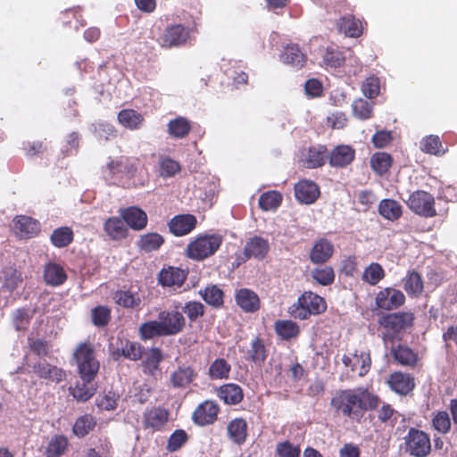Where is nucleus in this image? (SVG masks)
Instances as JSON below:
<instances>
[{"label": "nucleus", "instance_id": "nucleus-29", "mask_svg": "<svg viewBox=\"0 0 457 457\" xmlns=\"http://www.w3.org/2000/svg\"><path fill=\"white\" fill-rule=\"evenodd\" d=\"M307 59L306 54L295 43L287 44L281 54L283 62L290 64L296 69L303 68L306 64Z\"/></svg>", "mask_w": 457, "mask_h": 457}, {"label": "nucleus", "instance_id": "nucleus-59", "mask_svg": "<svg viewBox=\"0 0 457 457\" xmlns=\"http://www.w3.org/2000/svg\"><path fill=\"white\" fill-rule=\"evenodd\" d=\"M183 312L190 322H195L204 315V305L198 301H188L182 307Z\"/></svg>", "mask_w": 457, "mask_h": 457}, {"label": "nucleus", "instance_id": "nucleus-61", "mask_svg": "<svg viewBox=\"0 0 457 457\" xmlns=\"http://www.w3.org/2000/svg\"><path fill=\"white\" fill-rule=\"evenodd\" d=\"M188 440V435L184 429H176L169 437L166 449L170 453L179 450Z\"/></svg>", "mask_w": 457, "mask_h": 457}, {"label": "nucleus", "instance_id": "nucleus-21", "mask_svg": "<svg viewBox=\"0 0 457 457\" xmlns=\"http://www.w3.org/2000/svg\"><path fill=\"white\" fill-rule=\"evenodd\" d=\"M235 301L246 313H253L260 310L261 300L259 295L249 288H240L236 291Z\"/></svg>", "mask_w": 457, "mask_h": 457}, {"label": "nucleus", "instance_id": "nucleus-26", "mask_svg": "<svg viewBox=\"0 0 457 457\" xmlns=\"http://www.w3.org/2000/svg\"><path fill=\"white\" fill-rule=\"evenodd\" d=\"M227 436L235 445H242L248 436V424L244 418H235L227 425Z\"/></svg>", "mask_w": 457, "mask_h": 457}, {"label": "nucleus", "instance_id": "nucleus-6", "mask_svg": "<svg viewBox=\"0 0 457 457\" xmlns=\"http://www.w3.org/2000/svg\"><path fill=\"white\" fill-rule=\"evenodd\" d=\"M73 357L78 366V371L82 381L92 382L96 377L100 363L95 356L92 344L80 343L75 349Z\"/></svg>", "mask_w": 457, "mask_h": 457}, {"label": "nucleus", "instance_id": "nucleus-35", "mask_svg": "<svg viewBox=\"0 0 457 457\" xmlns=\"http://www.w3.org/2000/svg\"><path fill=\"white\" fill-rule=\"evenodd\" d=\"M165 243L164 237L157 232H148L140 235L137 246L145 253H151L159 250Z\"/></svg>", "mask_w": 457, "mask_h": 457}, {"label": "nucleus", "instance_id": "nucleus-17", "mask_svg": "<svg viewBox=\"0 0 457 457\" xmlns=\"http://www.w3.org/2000/svg\"><path fill=\"white\" fill-rule=\"evenodd\" d=\"M245 360L261 367L264 364L269 355V350L265 341L260 336H254L250 342L249 347L244 352Z\"/></svg>", "mask_w": 457, "mask_h": 457}, {"label": "nucleus", "instance_id": "nucleus-40", "mask_svg": "<svg viewBox=\"0 0 457 457\" xmlns=\"http://www.w3.org/2000/svg\"><path fill=\"white\" fill-rule=\"evenodd\" d=\"M74 240V232L68 226L59 227L53 230L50 236L51 244L56 248H64Z\"/></svg>", "mask_w": 457, "mask_h": 457}, {"label": "nucleus", "instance_id": "nucleus-24", "mask_svg": "<svg viewBox=\"0 0 457 457\" xmlns=\"http://www.w3.org/2000/svg\"><path fill=\"white\" fill-rule=\"evenodd\" d=\"M388 384L393 391L402 395H408L415 387L414 378L402 371L393 372L388 378Z\"/></svg>", "mask_w": 457, "mask_h": 457}, {"label": "nucleus", "instance_id": "nucleus-3", "mask_svg": "<svg viewBox=\"0 0 457 457\" xmlns=\"http://www.w3.org/2000/svg\"><path fill=\"white\" fill-rule=\"evenodd\" d=\"M414 315L411 312L385 313L378 319L381 339L385 345L401 340V334L413 326Z\"/></svg>", "mask_w": 457, "mask_h": 457}, {"label": "nucleus", "instance_id": "nucleus-23", "mask_svg": "<svg viewBox=\"0 0 457 457\" xmlns=\"http://www.w3.org/2000/svg\"><path fill=\"white\" fill-rule=\"evenodd\" d=\"M197 378V372L191 366H179L170 375V383L174 388L186 389Z\"/></svg>", "mask_w": 457, "mask_h": 457}, {"label": "nucleus", "instance_id": "nucleus-8", "mask_svg": "<svg viewBox=\"0 0 457 457\" xmlns=\"http://www.w3.org/2000/svg\"><path fill=\"white\" fill-rule=\"evenodd\" d=\"M404 449L413 457H427L431 452L429 436L416 428H411L404 436Z\"/></svg>", "mask_w": 457, "mask_h": 457}, {"label": "nucleus", "instance_id": "nucleus-45", "mask_svg": "<svg viewBox=\"0 0 457 457\" xmlns=\"http://www.w3.org/2000/svg\"><path fill=\"white\" fill-rule=\"evenodd\" d=\"M344 53L337 46H328L322 54V63L326 67L339 68L345 64Z\"/></svg>", "mask_w": 457, "mask_h": 457}, {"label": "nucleus", "instance_id": "nucleus-32", "mask_svg": "<svg viewBox=\"0 0 457 457\" xmlns=\"http://www.w3.org/2000/svg\"><path fill=\"white\" fill-rule=\"evenodd\" d=\"M217 395L226 404L236 405L244 399V392L240 386L235 383H228L219 387Z\"/></svg>", "mask_w": 457, "mask_h": 457}, {"label": "nucleus", "instance_id": "nucleus-2", "mask_svg": "<svg viewBox=\"0 0 457 457\" xmlns=\"http://www.w3.org/2000/svg\"><path fill=\"white\" fill-rule=\"evenodd\" d=\"M186 327V318L178 310H163L158 319L142 323L138 328L141 340L147 341L158 337H170L181 333Z\"/></svg>", "mask_w": 457, "mask_h": 457}, {"label": "nucleus", "instance_id": "nucleus-1", "mask_svg": "<svg viewBox=\"0 0 457 457\" xmlns=\"http://www.w3.org/2000/svg\"><path fill=\"white\" fill-rule=\"evenodd\" d=\"M380 397L365 386L337 390L330 399V407L337 416L360 421L367 411L379 407Z\"/></svg>", "mask_w": 457, "mask_h": 457}, {"label": "nucleus", "instance_id": "nucleus-63", "mask_svg": "<svg viewBox=\"0 0 457 457\" xmlns=\"http://www.w3.org/2000/svg\"><path fill=\"white\" fill-rule=\"evenodd\" d=\"M181 170L180 164L170 157L162 158L160 162V175L164 178L174 176Z\"/></svg>", "mask_w": 457, "mask_h": 457}, {"label": "nucleus", "instance_id": "nucleus-14", "mask_svg": "<svg viewBox=\"0 0 457 457\" xmlns=\"http://www.w3.org/2000/svg\"><path fill=\"white\" fill-rule=\"evenodd\" d=\"M187 271L173 266L162 268L158 273V282L163 287H180L187 278Z\"/></svg>", "mask_w": 457, "mask_h": 457}, {"label": "nucleus", "instance_id": "nucleus-12", "mask_svg": "<svg viewBox=\"0 0 457 457\" xmlns=\"http://www.w3.org/2000/svg\"><path fill=\"white\" fill-rule=\"evenodd\" d=\"M375 303L378 308L391 311L405 303V295L399 289L386 287L376 295Z\"/></svg>", "mask_w": 457, "mask_h": 457}, {"label": "nucleus", "instance_id": "nucleus-64", "mask_svg": "<svg viewBox=\"0 0 457 457\" xmlns=\"http://www.w3.org/2000/svg\"><path fill=\"white\" fill-rule=\"evenodd\" d=\"M276 453L279 457H300L301 448L289 441H284L277 445Z\"/></svg>", "mask_w": 457, "mask_h": 457}, {"label": "nucleus", "instance_id": "nucleus-7", "mask_svg": "<svg viewBox=\"0 0 457 457\" xmlns=\"http://www.w3.org/2000/svg\"><path fill=\"white\" fill-rule=\"evenodd\" d=\"M195 32L196 29L194 27L170 24L164 29L159 42L162 47H180L190 44Z\"/></svg>", "mask_w": 457, "mask_h": 457}, {"label": "nucleus", "instance_id": "nucleus-18", "mask_svg": "<svg viewBox=\"0 0 457 457\" xmlns=\"http://www.w3.org/2000/svg\"><path fill=\"white\" fill-rule=\"evenodd\" d=\"M197 220L193 214H178L168 222L169 231L176 236L182 237L195 229Z\"/></svg>", "mask_w": 457, "mask_h": 457}, {"label": "nucleus", "instance_id": "nucleus-33", "mask_svg": "<svg viewBox=\"0 0 457 457\" xmlns=\"http://www.w3.org/2000/svg\"><path fill=\"white\" fill-rule=\"evenodd\" d=\"M276 335L282 340L291 341L299 337L300 326L292 320H278L274 323Z\"/></svg>", "mask_w": 457, "mask_h": 457}, {"label": "nucleus", "instance_id": "nucleus-31", "mask_svg": "<svg viewBox=\"0 0 457 457\" xmlns=\"http://www.w3.org/2000/svg\"><path fill=\"white\" fill-rule=\"evenodd\" d=\"M355 156V151L349 145H338L329 154V164L333 167L343 168L350 164Z\"/></svg>", "mask_w": 457, "mask_h": 457}, {"label": "nucleus", "instance_id": "nucleus-27", "mask_svg": "<svg viewBox=\"0 0 457 457\" xmlns=\"http://www.w3.org/2000/svg\"><path fill=\"white\" fill-rule=\"evenodd\" d=\"M163 354L159 347H151L145 353L142 361V370L145 375L155 377L161 371L160 364L163 361Z\"/></svg>", "mask_w": 457, "mask_h": 457}, {"label": "nucleus", "instance_id": "nucleus-43", "mask_svg": "<svg viewBox=\"0 0 457 457\" xmlns=\"http://www.w3.org/2000/svg\"><path fill=\"white\" fill-rule=\"evenodd\" d=\"M203 300L214 308H220L224 303V292L216 285H210L199 291Z\"/></svg>", "mask_w": 457, "mask_h": 457}, {"label": "nucleus", "instance_id": "nucleus-49", "mask_svg": "<svg viewBox=\"0 0 457 457\" xmlns=\"http://www.w3.org/2000/svg\"><path fill=\"white\" fill-rule=\"evenodd\" d=\"M282 195L276 190L262 193L259 197V207L265 212L277 210L281 203Z\"/></svg>", "mask_w": 457, "mask_h": 457}, {"label": "nucleus", "instance_id": "nucleus-20", "mask_svg": "<svg viewBox=\"0 0 457 457\" xmlns=\"http://www.w3.org/2000/svg\"><path fill=\"white\" fill-rule=\"evenodd\" d=\"M120 345L111 351V355L114 361H119L121 357L133 361H139L143 355V347L137 342L128 339L120 340Z\"/></svg>", "mask_w": 457, "mask_h": 457}, {"label": "nucleus", "instance_id": "nucleus-13", "mask_svg": "<svg viewBox=\"0 0 457 457\" xmlns=\"http://www.w3.org/2000/svg\"><path fill=\"white\" fill-rule=\"evenodd\" d=\"M40 230V222L32 217L18 215L13 219V231L21 239L35 237Z\"/></svg>", "mask_w": 457, "mask_h": 457}, {"label": "nucleus", "instance_id": "nucleus-16", "mask_svg": "<svg viewBox=\"0 0 457 457\" xmlns=\"http://www.w3.org/2000/svg\"><path fill=\"white\" fill-rule=\"evenodd\" d=\"M121 219L126 225L136 231L143 230L146 228L148 217L146 212L137 206H129L119 211Z\"/></svg>", "mask_w": 457, "mask_h": 457}, {"label": "nucleus", "instance_id": "nucleus-56", "mask_svg": "<svg viewBox=\"0 0 457 457\" xmlns=\"http://www.w3.org/2000/svg\"><path fill=\"white\" fill-rule=\"evenodd\" d=\"M68 447V440L64 436H54L46 449V457H60Z\"/></svg>", "mask_w": 457, "mask_h": 457}, {"label": "nucleus", "instance_id": "nucleus-42", "mask_svg": "<svg viewBox=\"0 0 457 457\" xmlns=\"http://www.w3.org/2000/svg\"><path fill=\"white\" fill-rule=\"evenodd\" d=\"M342 361L345 367H351L353 371L357 370V366L360 365L358 374L361 377L368 373L371 364L370 355L364 353H361L360 356L355 354L353 358L347 355H344Z\"/></svg>", "mask_w": 457, "mask_h": 457}, {"label": "nucleus", "instance_id": "nucleus-60", "mask_svg": "<svg viewBox=\"0 0 457 457\" xmlns=\"http://www.w3.org/2000/svg\"><path fill=\"white\" fill-rule=\"evenodd\" d=\"M352 107L354 116L361 120H368L372 116L373 104L367 100L359 98L353 103Z\"/></svg>", "mask_w": 457, "mask_h": 457}, {"label": "nucleus", "instance_id": "nucleus-62", "mask_svg": "<svg viewBox=\"0 0 457 457\" xmlns=\"http://www.w3.org/2000/svg\"><path fill=\"white\" fill-rule=\"evenodd\" d=\"M379 79L375 76L367 78L361 84V91L363 95L370 99L377 97L379 94Z\"/></svg>", "mask_w": 457, "mask_h": 457}, {"label": "nucleus", "instance_id": "nucleus-19", "mask_svg": "<svg viewBox=\"0 0 457 457\" xmlns=\"http://www.w3.org/2000/svg\"><path fill=\"white\" fill-rule=\"evenodd\" d=\"M320 194L319 186L312 180L302 179L295 185V196L301 204H313Z\"/></svg>", "mask_w": 457, "mask_h": 457}, {"label": "nucleus", "instance_id": "nucleus-48", "mask_svg": "<svg viewBox=\"0 0 457 457\" xmlns=\"http://www.w3.org/2000/svg\"><path fill=\"white\" fill-rule=\"evenodd\" d=\"M327 155V147L325 145H318L310 147L305 158L306 167L315 169L324 165Z\"/></svg>", "mask_w": 457, "mask_h": 457}, {"label": "nucleus", "instance_id": "nucleus-58", "mask_svg": "<svg viewBox=\"0 0 457 457\" xmlns=\"http://www.w3.org/2000/svg\"><path fill=\"white\" fill-rule=\"evenodd\" d=\"M312 277L320 285L328 286L335 280V271L330 266L315 268L312 270Z\"/></svg>", "mask_w": 457, "mask_h": 457}, {"label": "nucleus", "instance_id": "nucleus-51", "mask_svg": "<svg viewBox=\"0 0 457 457\" xmlns=\"http://www.w3.org/2000/svg\"><path fill=\"white\" fill-rule=\"evenodd\" d=\"M191 130V125L187 119L178 117L168 123V132L175 138L186 137Z\"/></svg>", "mask_w": 457, "mask_h": 457}, {"label": "nucleus", "instance_id": "nucleus-39", "mask_svg": "<svg viewBox=\"0 0 457 457\" xmlns=\"http://www.w3.org/2000/svg\"><path fill=\"white\" fill-rule=\"evenodd\" d=\"M117 118L120 125L131 130L139 129L145 121L144 116L133 109L120 111Z\"/></svg>", "mask_w": 457, "mask_h": 457}, {"label": "nucleus", "instance_id": "nucleus-46", "mask_svg": "<svg viewBox=\"0 0 457 457\" xmlns=\"http://www.w3.org/2000/svg\"><path fill=\"white\" fill-rule=\"evenodd\" d=\"M231 365L224 358L215 359L209 366L208 376L212 380L229 378Z\"/></svg>", "mask_w": 457, "mask_h": 457}, {"label": "nucleus", "instance_id": "nucleus-55", "mask_svg": "<svg viewBox=\"0 0 457 457\" xmlns=\"http://www.w3.org/2000/svg\"><path fill=\"white\" fill-rule=\"evenodd\" d=\"M420 149L422 152L433 155H443L446 152V149L443 148L440 137L435 135L424 137L420 142Z\"/></svg>", "mask_w": 457, "mask_h": 457}, {"label": "nucleus", "instance_id": "nucleus-4", "mask_svg": "<svg viewBox=\"0 0 457 457\" xmlns=\"http://www.w3.org/2000/svg\"><path fill=\"white\" fill-rule=\"evenodd\" d=\"M327 309L323 297L312 291L303 292L295 303L288 307L289 315L297 320H307L312 315H319Z\"/></svg>", "mask_w": 457, "mask_h": 457}, {"label": "nucleus", "instance_id": "nucleus-53", "mask_svg": "<svg viewBox=\"0 0 457 457\" xmlns=\"http://www.w3.org/2000/svg\"><path fill=\"white\" fill-rule=\"evenodd\" d=\"M91 382L83 381L81 384L77 383L75 386L70 387L71 395L78 401V402H87L96 393V386L94 385H88Z\"/></svg>", "mask_w": 457, "mask_h": 457}, {"label": "nucleus", "instance_id": "nucleus-9", "mask_svg": "<svg viewBox=\"0 0 457 457\" xmlns=\"http://www.w3.org/2000/svg\"><path fill=\"white\" fill-rule=\"evenodd\" d=\"M408 207L416 214L431 218L436 215L434 196L423 190L414 191L406 202Z\"/></svg>", "mask_w": 457, "mask_h": 457}, {"label": "nucleus", "instance_id": "nucleus-22", "mask_svg": "<svg viewBox=\"0 0 457 457\" xmlns=\"http://www.w3.org/2000/svg\"><path fill=\"white\" fill-rule=\"evenodd\" d=\"M169 415V411L165 408L154 407L144 413V428H152L154 431L161 430L168 422Z\"/></svg>", "mask_w": 457, "mask_h": 457}, {"label": "nucleus", "instance_id": "nucleus-44", "mask_svg": "<svg viewBox=\"0 0 457 457\" xmlns=\"http://www.w3.org/2000/svg\"><path fill=\"white\" fill-rule=\"evenodd\" d=\"M378 212L383 218L395 221L402 216V205L395 200L384 199L379 203Z\"/></svg>", "mask_w": 457, "mask_h": 457}, {"label": "nucleus", "instance_id": "nucleus-47", "mask_svg": "<svg viewBox=\"0 0 457 457\" xmlns=\"http://www.w3.org/2000/svg\"><path fill=\"white\" fill-rule=\"evenodd\" d=\"M386 276L385 270L378 262H371L362 271L361 280L370 286H376Z\"/></svg>", "mask_w": 457, "mask_h": 457}, {"label": "nucleus", "instance_id": "nucleus-15", "mask_svg": "<svg viewBox=\"0 0 457 457\" xmlns=\"http://www.w3.org/2000/svg\"><path fill=\"white\" fill-rule=\"evenodd\" d=\"M33 372L38 378L55 384L65 380L67 377L64 370L47 361L36 362L33 365Z\"/></svg>", "mask_w": 457, "mask_h": 457}, {"label": "nucleus", "instance_id": "nucleus-54", "mask_svg": "<svg viewBox=\"0 0 457 457\" xmlns=\"http://www.w3.org/2000/svg\"><path fill=\"white\" fill-rule=\"evenodd\" d=\"M392 157L386 153H376L370 158V165L378 175L386 174L392 165Z\"/></svg>", "mask_w": 457, "mask_h": 457}, {"label": "nucleus", "instance_id": "nucleus-25", "mask_svg": "<svg viewBox=\"0 0 457 457\" xmlns=\"http://www.w3.org/2000/svg\"><path fill=\"white\" fill-rule=\"evenodd\" d=\"M67 278V273L60 263L49 262L44 265L43 279L47 286H62Z\"/></svg>", "mask_w": 457, "mask_h": 457}, {"label": "nucleus", "instance_id": "nucleus-38", "mask_svg": "<svg viewBox=\"0 0 457 457\" xmlns=\"http://www.w3.org/2000/svg\"><path fill=\"white\" fill-rule=\"evenodd\" d=\"M105 233L113 240H120L127 237L128 228L124 220L118 217L108 218L104 225Z\"/></svg>", "mask_w": 457, "mask_h": 457}, {"label": "nucleus", "instance_id": "nucleus-37", "mask_svg": "<svg viewBox=\"0 0 457 457\" xmlns=\"http://www.w3.org/2000/svg\"><path fill=\"white\" fill-rule=\"evenodd\" d=\"M36 310H31L26 307H21L13 311L12 314V322L16 331L26 332L29 326L31 320L34 317Z\"/></svg>", "mask_w": 457, "mask_h": 457}, {"label": "nucleus", "instance_id": "nucleus-50", "mask_svg": "<svg viewBox=\"0 0 457 457\" xmlns=\"http://www.w3.org/2000/svg\"><path fill=\"white\" fill-rule=\"evenodd\" d=\"M96 426V419L91 414H84L79 417L73 425V433L79 437H84L94 430Z\"/></svg>", "mask_w": 457, "mask_h": 457}, {"label": "nucleus", "instance_id": "nucleus-28", "mask_svg": "<svg viewBox=\"0 0 457 457\" xmlns=\"http://www.w3.org/2000/svg\"><path fill=\"white\" fill-rule=\"evenodd\" d=\"M270 250V245L268 240L255 236L250 238L244 248L245 260L254 258L257 260H262L265 258Z\"/></svg>", "mask_w": 457, "mask_h": 457}, {"label": "nucleus", "instance_id": "nucleus-36", "mask_svg": "<svg viewBox=\"0 0 457 457\" xmlns=\"http://www.w3.org/2000/svg\"><path fill=\"white\" fill-rule=\"evenodd\" d=\"M116 304L125 309H137L141 305V298L137 292L131 290H117L112 296Z\"/></svg>", "mask_w": 457, "mask_h": 457}, {"label": "nucleus", "instance_id": "nucleus-30", "mask_svg": "<svg viewBox=\"0 0 457 457\" xmlns=\"http://www.w3.org/2000/svg\"><path fill=\"white\" fill-rule=\"evenodd\" d=\"M334 253L333 245L326 238L317 240L310 251V260L312 263L322 264L328 262Z\"/></svg>", "mask_w": 457, "mask_h": 457}, {"label": "nucleus", "instance_id": "nucleus-11", "mask_svg": "<svg viewBox=\"0 0 457 457\" xmlns=\"http://www.w3.org/2000/svg\"><path fill=\"white\" fill-rule=\"evenodd\" d=\"M390 354L394 362L402 367L414 370L420 364L419 353L405 344L393 345Z\"/></svg>", "mask_w": 457, "mask_h": 457}, {"label": "nucleus", "instance_id": "nucleus-10", "mask_svg": "<svg viewBox=\"0 0 457 457\" xmlns=\"http://www.w3.org/2000/svg\"><path fill=\"white\" fill-rule=\"evenodd\" d=\"M220 412V407L214 400H204L194 410L191 420L196 426L205 427L214 424Z\"/></svg>", "mask_w": 457, "mask_h": 457}, {"label": "nucleus", "instance_id": "nucleus-57", "mask_svg": "<svg viewBox=\"0 0 457 457\" xmlns=\"http://www.w3.org/2000/svg\"><path fill=\"white\" fill-rule=\"evenodd\" d=\"M92 323L98 327L107 326L111 320V309L105 305H98L91 310Z\"/></svg>", "mask_w": 457, "mask_h": 457}, {"label": "nucleus", "instance_id": "nucleus-41", "mask_svg": "<svg viewBox=\"0 0 457 457\" xmlns=\"http://www.w3.org/2000/svg\"><path fill=\"white\" fill-rule=\"evenodd\" d=\"M403 289L410 296H420L424 289L420 274L416 270L409 271L403 279Z\"/></svg>", "mask_w": 457, "mask_h": 457}, {"label": "nucleus", "instance_id": "nucleus-34", "mask_svg": "<svg viewBox=\"0 0 457 457\" xmlns=\"http://www.w3.org/2000/svg\"><path fill=\"white\" fill-rule=\"evenodd\" d=\"M337 26L338 30L344 33L346 37H359L362 34L361 21L355 19L352 14H346L341 17L338 20Z\"/></svg>", "mask_w": 457, "mask_h": 457}, {"label": "nucleus", "instance_id": "nucleus-52", "mask_svg": "<svg viewBox=\"0 0 457 457\" xmlns=\"http://www.w3.org/2000/svg\"><path fill=\"white\" fill-rule=\"evenodd\" d=\"M378 420L386 426L395 427L397 423L399 413L391 404L383 403L380 408H377Z\"/></svg>", "mask_w": 457, "mask_h": 457}, {"label": "nucleus", "instance_id": "nucleus-5", "mask_svg": "<svg viewBox=\"0 0 457 457\" xmlns=\"http://www.w3.org/2000/svg\"><path fill=\"white\" fill-rule=\"evenodd\" d=\"M222 242L223 237L219 234L199 235L187 244L185 255L193 261H204L215 254Z\"/></svg>", "mask_w": 457, "mask_h": 457}]
</instances>
